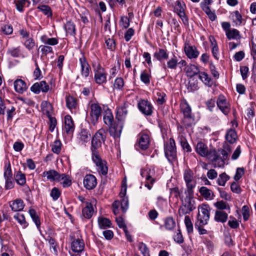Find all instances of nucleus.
Returning <instances> with one entry per match:
<instances>
[{"mask_svg": "<svg viewBox=\"0 0 256 256\" xmlns=\"http://www.w3.org/2000/svg\"><path fill=\"white\" fill-rule=\"evenodd\" d=\"M139 250L144 256H150L149 250L146 245L143 242H140L138 244Z\"/></svg>", "mask_w": 256, "mask_h": 256, "instance_id": "58", "label": "nucleus"}, {"mask_svg": "<svg viewBox=\"0 0 256 256\" xmlns=\"http://www.w3.org/2000/svg\"><path fill=\"white\" fill-rule=\"evenodd\" d=\"M232 22L236 26H240L242 22V18L240 14L238 11L233 12L231 14Z\"/></svg>", "mask_w": 256, "mask_h": 256, "instance_id": "44", "label": "nucleus"}, {"mask_svg": "<svg viewBox=\"0 0 256 256\" xmlns=\"http://www.w3.org/2000/svg\"><path fill=\"white\" fill-rule=\"evenodd\" d=\"M50 90L48 84L44 80L34 83L30 88L32 92L38 94L40 92H47Z\"/></svg>", "mask_w": 256, "mask_h": 256, "instance_id": "13", "label": "nucleus"}, {"mask_svg": "<svg viewBox=\"0 0 256 256\" xmlns=\"http://www.w3.org/2000/svg\"><path fill=\"white\" fill-rule=\"evenodd\" d=\"M150 74L146 70H144L140 74V80L146 84H148L150 82Z\"/></svg>", "mask_w": 256, "mask_h": 256, "instance_id": "63", "label": "nucleus"}, {"mask_svg": "<svg viewBox=\"0 0 256 256\" xmlns=\"http://www.w3.org/2000/svg\"><path fill=\"white\" fill-rule=\"evenodd\" d=\"M113 119V115L110 110H106L103 118L104 122L105 124L108 126L112 125Z\"/></svg>", "mask_w": 256, "mask_h": 256, "instance_id": "45", "label": "nucleus"}, {"mask_svg": "<svg viewBox=\"0 0 256 256\" xmlns=\"http://www.w3.org/2000/svg\"><path fill=\"white\" fill-rule=\"evenodd\" d=\"M198 212L197 216V224L204 226L208 224L210 217V208L208 204H202L198 208Z\"/></svg>", "mask_w": 256, "mask_h": 256, "instance_id": "3", "label": "nucleus"}, {"mask_svg": "<svg viewBox=\"0 0 256 256\" xmlns=\"http://www.w3.org/2000/svg\"><path fill=\"white\" fill-rule=\"evenodd\" d=\"M237 134L233 128L228 130L226 134V140L230 144H234L236 140Z\"/></svg>", "mask_w": 256, "mask_h": 256, "instance_id": "35", "label": "nucleus"}, {"mask_svg": "<svg viewBox=\"0 0 256 256\" xmlns=\"http://www.w3.org/2000/svg\"><path fill=\"white\" fill-rule=\"evenodd\" d=\"M156 102L158 104H162L166 101V94L164 92H158L156 93Z\"/></svg>", "mask_w": 256, "mask_h": 256, "instance_id": "59", "label": "nucleus"}, {"mask_svg": "<svg viewBox=\"0 0 256 256\" xmlns=\"http://www.w3.org/2000/svg\"><path fill=\"white\" fill-rule=\"evenodd\" d=\"M199 78L206 84L210 87L212 86V82L210 77L205 72H200L198 74Z\"/></svg>", "mask_w": 256, "mask_h": 256, "instance_id": "39", "label": "nucleus"}, {"mask_svg": "<svg viewBox=\"0 0 256 256\" xmlns=\"http://www.w3.org/2000/svg\"><path fill=\"white\" fill-rule=\"evenodd\" d=\"M185 8L186 6L184 4L178 1L177 2V4L174 8V11L178 15H179L184 12Z\"/></svg>", "mask_w": 256, "mask_h": 256, "instance_id": "60", "label": "nucleus"}, {"mask_svg": "<svg viewBox=\"0 0 256 256\" xmlns=\"http://www.w3.org/2000/svg\"><path fill=\"white\" fill-rule=\"evenodd\" d=\"M90 134L86 130H82L78 135V138L83 142H87L90 140Z\"/></svg>", "mask_w": 256, "mask_h": 256, "instance_id": "43", "label": "nucleus"}, {"mask_svg": "<svg viewBox=\"0 0 256 256\" xmlns=\"http://www.w3.org/2000/svg\"><path fill=\"white\" fill-rule=\"evenodd\" d=\"M123 125L122 122H119L116 124H112L110 126V134L114 138H120L121 135Z\"/></svg>", "mask_w": 256, "mask_h": 256, "instance_id": "17", "label": "nucleus"}, {"mask_svg": "<svg viewBox=\"0 0 256 256\" xmlns=\"http://www.w3.org/2000/svg\"><path fill=\"white\" fill-rule=\"evenodd\" d=\"M74 130V125L72 117L66 115L64 117V130L68 135L71 136Z\"/></svg>", "mask_w": 256, "mask_h": 256, "instance_id": "20", "label": "nucleus"}, {"mask_svg": "<svg viewBox=\"0 0 256 256\" xmlns=\"http://www.w3.org/2000/svg\"><path fill=\"white\" fill-rule=\"evenodd\" d=\"M184 224L188 233H192L193 232V224L190 216H185Z\"/></svg>", "mask_w": 256, "mask_h": 256, "instance_id": "57", "label": "nucleus"}, {"mask_svg": "<svg viewBox=\"0 0 256 256\" xmlns=\"http://www.w3.org/2000/svg\"><path fill=\"white\" fill-rule=\"evenodd\" d=\"M9 205L14 212L22 211L24 207V201L20 198L10 202Z\"/></svg>", "mask_w": 256, "mask_h": 256, "instance_id": "21", "label": "nucleus"}, {"mask_svg": "<svg viewBox=\"0 0 256 256\" xmlns=\"http://www.w3.org/2000/svg\"><path fill=\"white\" fill-rule=\"evenodd\" d=\"M150 144V136L146 134H141L138 141L139 147L143 150H146Z\"/></svg>", "mask_w": 256, "mask_h": 256, "instance_id": "22", "label": "nucleus"}, {"mask_svg": "<svg viewBox=\"0 0 256 256\" xmlns=\"http://www.w3.org/2000/svg\"><path fill=\"white\" fill-rule=\"evenodd\" d=\"M102 108L98 104L94 103L90 105V115L92 122L94 124L96 123L101 116Z\"/></svg>", "mask_w": 256, "mask_h": 256, "instance_id": "12", "label": "nucleus"}, {"mask_svg": "<svg viewBox=\"0 0 256 256\" xmlns=\"http://www.w3.org/2000/svg\"><path fill=\"white\" fill-rule=\"evenodd\" d=\"M58 182H60V184L64 188L69 187L72 185V180L68 175H66L64 174H60V178Z\"/></svg>", "mask_w": 256, "mask_h": 256, "instance_id": "33", "label": "nucleus"}, {"mask_svg": "<svg viewBox=\"0 0 256 256\" xmlns=\"http://www.w3.org/2000/svg\"><path fill=\"white\" fill-rule=\"evenodd\" d=\"M178 142H180L182 149L186 152H190L192 148L188 144L186 138L182 135H180L178 137Z\"/></svg>", "mask_w": 256, "mask_h": 256, "instance_id": "40", "label": "nucleus"}, {"mask_svg": "<svg viewBox=\"0 0 256 256\" xmlns=\"http://www.w3.org/2000/svg\"><path fill=\"white\" fill-rule=\"evenodd\" d=\"M231 146L226 143L223 144L222 148L216 151L215 150V154L212 157L211 160H226L228 158L231 152Z\"/></svg>", "mask_w": 256, "mask_h": 256, "instance_id": "4", "label": "nucleus"}, {"mask_svg": "<svg viewBox=\"0 0 256 256\" xmlns=\"http://www.w3.org/2000/svg\"><path fill=\"white\" fill-rule=\"evenodd\" d=\"M4 178H12V174L10 161L6 162L5 164L4 167Z\"/></svg>", "mask_w": 256, "mask_h": 256, "instance_id": "53", "label": "nucleus"}, {"mask_svg": "<svg viewBox=\"0 0 256 256\" xmlns=\"http://www.w3.org/2000/svg\"><path fill=\"white\" fill-rule=\"evenodd\" d=\"M15 180L17 183L20 186H23L26 182L25 175L20 172H18L15 176Z\"/></svg>", "mask_w": 256, "mask_h": 256, "instance_id": "56", "label": "nucleus"}, {"mask_svg": "<svg viewBox=\"0 0 256 256\" xmlns=\"http://www.w3.org/2000/svg\"><path fill=\"white\" fill-rule=\"evenodd\" d=\"M230 179V176L226 173H222L219 175L216 182L220 186H224L226 182Z\"/></svg>", "mask_w": 256, "mask_h": 256, "instance_id": "52", "label": "nucleus"}, {"mask_svg": "<svg viewBox=\"0 0 256 256\" xmlns=\"http://www.w3.org/2000/svg\"><path fill=\"white\" fill-rule=\"evenodd\" d=\"M38 8L44 14L47 16L48 17L52 16V11L50 8L47 5H42L38 7Z\"/></svg>", "mask_w": 256, "mask_h": 256, "instance_id": "55", "label": "nucleus"}, {"mask_svg": "<svg viewBox=\"0 0 256 256\" xmlns=\"http://www.w3.org/2000/svg\"><path fill=\"white\" fill-rule=\"evenodd\" d=\"M80 62L81 66V74L82 76L87 78L90 70V66L84 58H80Z\"/></svg>", "mask_w": 256, "mask_h": 256, "instance_id": "23", "label": "nucleus"}, {"mask_svg": "<svg viewBox=\"0 0 256 256\" xmlns=\"http://www.w3.org/2000/svg\"><path fill=\"white\" fill-rule=\"evenodd\" d=\"M196 151L202 156L206 157L210 160L216 154L214 148H211L208 150L207 146L202 142H200L196 144Z\"/></svg>", "mask_w": 256, "mask_h": 256, "instance_id": "5", "label": "nucleus"}, {"mask_svg": "<svg viewBox=\"0 0 256 256\" xmlns=\"http://www.w3.org/2000/svg\"><path fill=\"white\" fill-rule=\"evenodd\" d=\"M164 153L168 160H173L176 158V146L174 138H170L168 142L165 144Z\"/></svg>", "mask_w": 256, "mask_h": 256, "instance_id": "7", "label": "nucleus"}, {"mask_svg": "<svg viewBox=\"0 0 256 256\" xmlns=\"http://www.w3.org/2000/svg\"><path fill=\"white\" fill-rule=\"evenodd\" d=\"M172 194H174L176 197H180L182 202L186 197L182 194V190H180L178 188L176 187L172 189Z\"/></svg>", "mask_w": 256, "mask_h": 256, "instance_id": "61", "label": "nucleus"}, {"mask_svg": "<svg viewBox=\"0 0 256 256\" xmlns=\"http://www.w3.org/2000/svg\"><path fill=\"white\" fill-rule=\"evenodd\" d=\"M60 174L54 170H50L43 172V176L46 177L48 180L50 182H58Z\"/></svg>", "mask_w": 256, "mask_h": 256, "instance_id": "28", "label": "nucleus"}, {"mask_svg": "<svg viewBox=\"0 0 256 256\" xmlns=\"http://www.w3.org/2000/svg\"><path fill=\"white\" fill-rule=\"evenodd\" d=\"M132 107V104L128 102H124L122 104L116 108V118L119 122L124 120L128 113Z\"/></svg>", "mask_w": 256, "mask_h": 256, "instance_id": "9", "label": "nucleus"}, {"mask_svg": "<svg viewBox=\"0 0 256 256\" xmlns=\"http://www.w3.org/2000/svg\"><path fill=\"white\" fill-rule=\"evenodd\" d=\"M154 57L159 61L167 60L168 57V54L166 50L158 48L154 54Z\"/></svg>", "mask_w": 256, "mask_h": 256, "instance_id": "29", "label": "nucleus"}, {"mask_svg": "<svg viewBox=\"0 0 256 256\" xmlns=\"http://www.w3.org/2000/svg\"><path fill=\"white\" fill-rule=\"evenodd\" d=\"M71 248L74 252H81L84 248V243L82 239L71 238Z\"/></svg>", "mask_w": 256, "mask_h": 256, "instance_id": "18", "label": "nucleus"}, {"mask_svg": "<svg viewBox=\"0 0 256 256\" xmlns=\"http://www.w3.org/2000/svg\"><path fill=\"white\" fill-rule=\"evenodd\" d=\"M210 42L211 46H212V52L214 56V57L216 60H218L219 58V49L218 48V46L217 44V42L214 37L210 36Z\"/></svg>", "mask_w": 256, "mask_h": 256, "instance_id": "30", "label": "nucleus"}, {"mask_svg": "<svg viewBox=\"0 0 256 256\" xmlns=\"http://www.w3.org/2000/svg\"><path fill=\"white\" fill-rule=\"evenodd\" d=\"M180 110L184 114L183 122L186 127L191 126L194 124V118L192 114V109L186 100H182L180 104Z\"/></svg>", "mask_w": 256, "mask_h": 256, "instance_id": "2", "label": "nucleus"}, {"mask_svg": "<svg viewBox=\"0 0 256 256\" xmlns=\"http://www.w3.org/2000/svg\"><path fill=\"white\" fill-rule=\"evenodd\" d=\"M184 50L186 56L189 58H196L199 54L200 52L194 46H191L188 43H185Z\"/></svg>", "mask_w": 256, "mask_h": 256, "instance_id": "16", "label": "nucleus"}, {"mask_svg": "<svg viewBox=\"0 0 256 256\" xmlns=\"http://www.w3.org/2000/svg\"><path fill=\"white\" fill-rule=\"evenodd\" d=\"M92 66L94 72V78L96 82L98 84H106L107 74L105 69L102 68L98 60H94Z\"/></svg>", "mask_w": 256, "mask_h": 256, "instance_id": "1", "label": "nucleus"}, {"mask_svg": "<svg viewBox=\"0 0 256 256\" xmlns=\"http://www.w3.org/2000/svg\"><path fill=\"white\" fill-rule=\"evenodd\" d=\"M216 104L222 112L226 115L230 112V104L223 95L219 96Z\"/></svg>", "mask_w": 256, "mask_h": 256, "instance_id": "14", "label": "nucleus"}, {"mask_svg": "<svg viewBox=\"0 0 256 256\" xmlns=\"http://www.w3.org/2000/svg\"><path fill=\"white\" fill-rule=\"evenodd\" d=\"M107 136V130L101 128L94 135L92 140V143L95 144L96 146H101L102 142H105Z\"/></svg>", "mask_w": 256, "mask_h": 256, "instance_id": "11", "label": "nucleus"}, {"mask_svg": "<svg viewBox=\"0 0 256 256\" xmlns=\"http://www.w3.org/2000/svg\"><path fill=\"white\" fill-rule=\"evenodd\" d=\"M41 108L42 113L48 117L50 116L52 112V104L47 101H43L41 104Z\"/></svg>", "mask_w": 256, "mask_h": 256, "instance_id": "31", "label": "nucleus"}, {"mask_svg": "<svg viewBox=\"0 0 256 256\" xmlns=\"http://www.w3.org/2000/svg\"><path fill=\"white\" fill-rule=\"evenodd\" d=\"M193 175V172L190 170H186L184 171V179L187 187L184 194H188L189 197L194 196L193 188L195 186V184L192 183Z\"/></svg>", "mask_w": 256, "mask_h": 256, "instance_id": "6", "label": "nucleus"}, {"mask_svg": "<svg viewBox=\"0 0 256 256\" xmlns=\"http://www.w3.org/2000/svg\"><path fill=\"white\" fill-rule=\"evenodd\" d=\"M101 146H96L95 144L91 145L92 158V160H102V156L100 152Z\"/></svg>", "mask_w": 256, "mask_h": 256, "instance_id": "24", "label": "nucleus"}, {"mask_svg": "<svg viewBox=\"0 0 256 256\" xmlns=\"http://www.w3.org/2000/svg\"><path fill=\"white\" fill-rule=\"evenodd\" d=\"M99 227L101 229H106L110 228L112 224L111 221L107 218L99 217L98 218Z\"/></svg>", "mask_w": 256, "mask_h": 256, "instance_id": "41", "label": "nucleus"}, {"mask_svg": "<svg viewBox=\"0 0 256 256\" xmlns=\"http://www.w3.org/2000/svg\"><path fill=\"white\" fill-rule=\"evenodd\" d=\"M66 104L68 108L70 110L76 108L78 106L76 99L72 96H68L66 98Z\"/></svg>", "mask_w": 256, "mask_h": 256, "instance_id": "42", "label": "nucleus"}, {"mask_svg": "<svg viewBox=\"0 0 256 256\" xmlns=\"http://www.w3.org/2000/svg\"><path fill=\"white\" fill-rule=\"evenodd\" d=\"M151 170H142L140 172V175L142 177H146V182H148L151 184H153L154 180L152 178L150 175Z\"/></svg>", "mask_w": 256, "mask_h": 256, "instance_id": "46", "label": "nucleus"}, {"mask_svg": "<svg viewBox=\"0 0 256 256\" xmlns=\"http://www.w3.org/2000/svg\"><path fill=\"white\" fill-rule=\"evenodd\" d=\"M178 66V58L174 56L170 58L166 62V64H163V68L165 70L167 68L170 70H175Z\"/></svg>", "mask_w": 256, "mask_h": 256, "instance_id": "25", "label": "nucleus"}, {"mask_svg": "<svg viewBox=\"0 0 256 256\" xmlns=\"http://www.w3.org/2000/svg\"><path fill=\"white\" fill-rule=\"evenodd\" d=\"M64 28L67 34L74 36L76 34V26L71 20L68 21L64 25Z\"/></svg>", "mask_w": 256, "mask_h": 256, "instance_id": "34", "label": "nucleus"}, {"mask_svg": "<svg viewBox=\"0 0 256 256\" xmlns=\"http://www.w3.org/2000/svg\"><path fill=\"white\" fill-rule=\"evenodd\" d=\"M96 165L99 173L102 175H106L108 174V168L106 166V161H96Z\"/></svg>", "mask_w": 256, "mask_h": 256, "instance_id": "38", "label": "nucleus"}, {"mask_svg": "<svg viewBox=\"0 0 256 256\" xmlns=\"http://www.w3.org/2000/svg\"><path fill=\"white\" fill-rule=\"evenodd\" d=\"M14 218L20 225L22 226L23 228H26L28 226V224L26 220V218L24 214L17 213L14 216Z\"/></svg>", "mask_w": 256, "mask_h": 256, "instance_id": "50", "label": "nucleus"}, {"mask_svg": "<svg viewBox=\"0 0 256 256\" xmlns=\"http://www.w3.org/2000/svg\"><path fill=\"white\" fill-rule=\"evenodd\" d=\"M186 74L188 76L192 77L200 72L198 67L194 64H190L185 69Z\"/></svg>", "mask_w": 256, "mask_h": 256, "instance_id": "32", "label": "nucleus"}, {"mask_svg": "<svg viewBox=\"0 0 256 256\" xmlns=\"http://www.w3.org/2000/svg\"><path fill=\"white\" fill-rule=\"evenodd\" d=\"M139 110L146 116H151L153 112V106L151 103L146 100H140L138 102Z\"/></svg>", "mask_w": 256, "mask_h": 256, "instance_id": "10", "label": "nucleus"}, {"mask_svg": "<svg viewBox=\"0 0 256 256\" xmlns=\"http://www.w3.org/2000/svg\"><path fill=\"white\" fill-rule=\"evenodd\" d=\"M226 35L228 40L233 39L238 40L241 38L240 32L235 28L230 29L226 32Z\"/></svg>", "mask_w": 256, "mask_h": 256, "instance_id": "37", "label": "nucleus"}, {"mask_svg": "<svg viewBox=\"0 0 256 256\" xmlns=\"http://www.w3.org/2000/svg\"><path fill=\"white\" fill-rule=\"evenodd\" d=\"M203 10L207 14L208 18L212 21H214L216 20V16L215 14L211 10L208 6H205L203 8Z\"/></svg>", "mask_w": 256, "mask_h": 256, "instance_id": "62", "label": "nucleus"}, {"mask_svg": "<svg viewBox=\"0 0 256 256\" xmlns=\"http://www.w3.org/2000/svg\"><path fill=\"white\" fill-rule=\"evenodd\" d=\"M0 31L4 34L8 35L12 33L13 28L10 24H0Z\"/></svg>", "mask_w": 256, "mask_h": 256, "instance_id": "47", "label": "nucleus"}, {"mask_svg": "<svg viewBox=\"0 0 256 256\" xmlns=\"http://www.w3.org/2000/svg\"><path fill=\"white\" fill-rule=\"evenodd\" d=\"M46 240L48 242L50 245V250L54 254H57L58 253V248L56 240L52 237L48 236L46 238Z\"/></svg>", "mask_w": 256, "mask_h": 256, "instance_id": "49", "label": "nucleus"}, {"mask_svg": "<svg viewBox=\"0 0 256 256\" xmlns=\"http://www.w3.org/2000/svg\"><path fill=\"white\" fill-rule=\"evenodd\" d=\"M14 84L15 90L18 93L22 94L27 90L26 84L22 80H16L14 81Z\"/></svg>", "mask_w": 256, "mask_h": 256, "instance_id": "26", "label": "nucleus"}, {"mask_svg": "<svg viewBox=\"0 0 256 256\" xmlns=\"http://www.w3.org/2000/svg\"><path fill=\"white\" fill-rule=\"evenodd\" d=\"M124 79L121 78H117L114 81L113 86L114 89L117 90H122L124 86Z\"/></svg>", "mask_w": 256, "mask_h": 256, "instance_id": "51", "label": "nucleus"}, {"mask_svg": "<svg viewBox=\"0 0 256 256\" xmlns=\"http://www.w3.org/2000/svg\"><path fill=\"white\" fill-rule=\"evenodd\" d=\"M214 206L218 210H228V212H230V206L228 205V203H226V202L223 201V200H220V201H218V202H216L214 204Z\"/></svg>", "mask_w": 256, "mask_h": 256, "instance_id": "54", "label": "nucleus"}, {"mask_svg": "<svg viewBox=\"0 0 256 256\" xmlns=\"http://www.w3.org/2000/svg\"><path fill=\"white\" fill-rule=\"evenodd\" d=\"M186 198L182 202V206L178 210V214L180 216H182L186 214H189L192 211L196 208L192 204L191 199L193 196L189 197L188 194H185Z\"/></svg>", "mask_w": 256, "mask_h": 256, "instance_id": "8", "label": "nucleus"}, {"mask_svg": "<svg viewBox=\"0 0 256 256\" xmlns=\"http://www.w3.org/2000/svg\"><path fill=\"white\" fill-rule=\"evenodd\" d=\"M62 143L60 140H56L52 146V150L54 152L58 154L61 150Z\"/></svg>", "mask_w": 256, "mask_h": 256, "instance_id": "64", "label": "nucleus"}, {"mask_svg": "<svg viewBox=\"0 0 256 256\" xmlns=\"http://www.w3.org/2000/svg\"><path fill=\"white\" fill-rule=\"evenodd\" d=\"M83 184L84 187L88 190L94 189L97 185L96 178L92 174H88L84 178Z\"/></svg>", "mask_w": 256, "mask_h": 256, "instance_id": "15", "label": "nucleus"}, {"mask_svg": "<svg viewBox=\"0 0 256 256\" xmlns=\"http://www.w3.org/2000/svg\"><path fill=\"white\" fill-rule=\"evenodd\" d=\"M164 226L168 230H172L176 226V222L171 217H168L164 220Z\"/></svg>", "mask_w": 256, "mask_h": 256, "instance_id": "48", "label": "nucleus"}, {"mask_svg": "<svg viewBox=\"0 0 256 256\" xmlns=\"http://www.w3.org/2000/svg\"><path fill=\"white\" fill-rule=\"evenodd\" d=\"M82 216L87 219L90 218L94 212L92 204L90 202H85V205H82Z\"/></svg>", "mask_w": 256, "mask_h": 256, "instance_id": "19", "label": "nucleus"}, {"mask_svg": "<svg viewBox=\"0 0 256 256\" xmlns=\"http://www.w3.org/2000/svg\"><path fill=\"white\" fill-rule=\"evenodd\" d=\"M199 192L200 194L206 200L212 199L214 194L211 190L206 186H202L200 188Z\"/></svg>", "mask_w": 256, "mask_h": 256, "instance_id": "36", "label": "nucleus"}, {"mask_svg": "<svg viewBox=\"0 0 256 256\" xmlns=\"http://www.w3.org/2000/svg\"><path fill=\"white\" fill-rule=\"evenodd\" d=\"M228 218V214L223 210H216L215 212L214 219L218 222L224 223Z\"/></svg>", "mask_w": 256, "mask_h": 256, "instance_id": "27", "label": "nucleus"}]
</instances>
